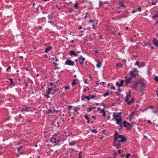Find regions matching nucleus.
Here are the masks:
<instances>
[{
	"instance_id": "51",
	"label": "nucleus",
	"mask_w": 158,
	"mask_h": 158,
	"mask_svg": "<svg viewBox=\"0 0 158 158\" xmlns=\"http://www.w3.org/2000/svg\"><path fill=\"white\" fill-rule=\"evenodd\" d=\"M149 45L150 46V48L152 49H153L154 48V47L152 46L151 44H149Z\"/></svg>"
},
{
	"instance_id": "48",
	"label": "nucleus",
	"mask_w": 158,
	"mask_h": 158,
	"mask_svg": "<svg viewBox=\"0 0 158 158\" xmlns=\"http://www.w3.org/2000/svg\"><path fill=\"white\" fill-rule=\"evenodd\" d=\"M48 23H51V24H52L53 25H54V22H51V21H48Z\"/></svg>"
},
{
	"instance_id": "56",
	"label": "nucleus",
	"mask_w": 158,
	"mask_h": 158,
	"mask_svg": "<svg viewBox=\"0 0 158 158\" xmlns=\"http://www.w3.org/2000/svg\"><path fill=\"white\" fill-rule=\"evenodd\" d=\"M105 84V82H101L100 83V85H104Z\"/></svg>"
},
{
	"instance_id": "15",
	"label": "nucleus",
	"mask_w": 158,
	"mask_h": 158,
	"mask_svg": "<svg viewBox=\"0 0 158 158\" xmlns=\"http://www.w3.org/2000/svg\"><path fill=\"white\" fill-rule=\"evenodd\" d=\"M30 108V107H26L23 108L22 110H21V112L23 113V111H28V109Z\"/></svg>"
},
{
	"instance_id": "33",
	"label": "nucleus",
	"mask_w": 158,
	"mask_h": 158,
	"mask_svg": "<svg viewBox=\"0 0 158 158\" xmlns=\"http://www.w3.org/2000/svg\"><path fill=\"white\" fill-rule=\"evenodd\" d=\"M86 97V96L85 95H83L81 96V99L82 100H84L85 99Z\"/></svg>"
},
{
	"instance_id": "22",
	"label": "nucleus",
	"mask_w": 158,
	"mask_h": 158,
	"mask_svg": "<svg viewBox=\"0 0 158 158\" xmlns=\"http://www.w3.org/2000/svg\"><path fill=\"white\" fill-rule=\"evenodd\" d=\"M53 13L52 12L51 14L49 15L48 16V17L49 19H50L51 18L53 17L54 16L53 15Z\"/></svg>"
},
{
	"instance_id": "35",
	"label": "nucleus",
	"mask_w": 158,
	"mask_h": 158,
	"mask_svg": "<svg viewBox=\"0 0 158 158\" xmlns=\"http://www.w3.org/2000/svg\"><path fill=\"white\" fill-rule=\"evenodd\" d=\"M89 97L90 98V99L91 98H94L95 97V96L94 95H90L89 94Z\"/></svg>"
},
{
	"instance_id": "45",
	"label": "nucleus",
	"mask_w": 158,
	"mask_h": 158,
	"mask_svg": "<svg viewBox=\"0 0 158 158\" xmlns=\"http://www.w3.org/2000/svg\"><path fill=\"white\" fill-rule=\"evenodd\" d=\"M49 94H46L45 95V97H46L48 98H50V96H49Z\"/></svg>"
},
{
	"instance_id": "13",
	"label": "nucleus",
	"mask_w": 158,
	"mask_h": 158,
	"mask_svg": "<svg viewBox=\"0 0 158 158\" xmlns=\"http://www.w3.org/2000/svg\"><path fill=\"white\" fill-rule=\"evenodd\" d=\"M52 47L51 46H50L48 47L45 48V53H47L50 50L52 49Z\"/></svg>"
},
{
	"instance_id": "41",
	"label": "nucleus",
	"mask_w": 158,
	"mask_h": 158,
	"mask_svg": "<svg viewBox=\"0 0 158 158\" xmlns=\"http://www.w3.org/2000/svg\"><path fill=\"white\" fill-rule=\"evenodd\" d=\"M72 107V106H71L69 105L67 106V109L68 110H70L71 109Z\"/></svg>"
},
{
	"instance_id": "4",
	"label": "nucleus",
	"mask_w": 158,
	"mask_h": 158,
	"mask_svg": "<svg viewBox=\"0 0 158 158\" xmlns=\"http://www.w3.org/2000/svg\"><path fill=\"white\" fill-rule=\"evenodd\" d=\"M129 75L131 78H135L136 76H139L138 71L136 68H133V70L131 71L129 73Z\"/></svg>"
},
{
	"instance_id": "42",
	"label": "nucleus",
	"mask_w": 158,
	"mask_h": 158,
	"mask_svg": "<svg viewBox=\"0 0 158 158\" xmlns=\"http://www.w3.org/2000/svg\"><path fill=\"white\" fill-rule=\"evenodd\" d=\"M139 62L137 61H136L135 62V65H136L138 66L139 67Z\"/></svg>"
},
{
	"instance_id": "58",
	"label": "nucleus",
	"mask_w": 158,
	"mask_h": 158,
	"mask_svg": "<svg viewBox=\"0 0 158 158\" xmlns=\"http://www.w3.org/2000/svg\"><path fill=\"white\" fill-rule=\"evenodd\" d=\"M136 12V11L135 10H133L132 11H131V12L132 13H134L135 12Z\"/></svg>"
},
{
	"instance_id": "27",
	"label": "nucleus",
	"mask_w": 158,
	"mask_h": 158,
	"mask_svg": "<svg viewBox=\"0 0 158 158\" xmlns=\"http://www.w3.org/2000/svg\"><path fill=\"white\" fill-rule=\"evenodd\" d=\"M9 80H10V85H12L14 83V82L13 81V79L12 78H9Z\"/></svg>"
},
{
	"instance_id": "44",
	"label": "nucleus",
	"mask_w": 158,
	"mask_h": 158,
	"mask_svg": "<svg viewBox=\"0 0 158 158\" xmlns=\"http://www.w3.org/2000/svg\"><path fill=\"white\" fill-rule=\"evenodd\" d=\"M137 10L138 11H142V8H141V7L140 6L138 8Z\"/></svg>"
},
{
	"instance_id": "32",
	"label": "nucleus",
	"mask_w": 158,
	"mask_h": 158,
	"mask_svg": "<svg viewBox=\"0 0 158 158\" xmlns=\"http://www.w3.org/2000/svg\"><path fill=\"white\" fill-rule=\"evenodd\" d=\"M19 117L21 119H22V122H23V116L21 114H19Z\"/></svg>"
},
{
	"instance_id": "10",
	"label": "nucleus",
	"mask_w": 158,
	"mask_h": 158,
	"mask_svg": "<svg viewBox=\"0 0 158 158\" xmlns=\"http://www.w3.org/2000/svg\"><path fill=\"white\" fill-rule=\"evenodd\" d=\"M81 65H83V62L85 60V58L83 57L82 56H81L79 57L77 59Z\"/></svg>"
},
{
	"instance_id": "3",
	"label": "nucleus",
	"mask_w": 158,
	"mask_h": 158,
	"mask_svg": "<svg viewBox=\"0 0 158 158\" xmlns=\"http://www.w3.org/2000/svg\"><path fill=\"white\" fill-rule=\"evenodd\" d=\"M121 114V112L118 113V114L115 112L113 113L112 115L114 118L116 120V123H118L120 121H122Z\"/></svg>"
},
{
	"instance_id": "8",
	"label": "nucleus",
	"mask_w": 158,
	"mask_h": 158,
	"mask_svg": "<svg viewBox=\"0 0 158 158\" xmlns=\"http://www.w3.org/2000/svg\"><path fill=\"white\" fill-rule=\"evenodd\" d=\"M139 84L138 82H136L134 83L133 84L131 85L130 86V87L132 88L133 89L135 90H137L138 85Z\"/></svg>"
},
{
	"instance_id": "9",
	"label": "nucleus",
	"mask_w": 158,
	"mask_h": 158,
	"mask_svg": "<svg viewBox=\"0 0 158 158\" xmlns=\"http://www.w3.org/2000/svg\"><path fill=\"white\" fill-rule=\"evenodd\" d=\"M65 64L69 66H73L74 65V63L71 60H67L65 63Z\"/></svg>"
},
{
	"instance_id": "38",
	"label": "nucleus",
	"mask_w": 158,
	"mask_h": 158,
	"mask_svg": "<svg viewBox=\"0 0 158 158\" xmlns=\"http://www.w3.org/2000/svg\"><path fill=\"white\" fill-rule=\"evenodd\" d=\"M59 90V89L57 88L56 89H55V90H53V93H52V94H54L57 91Z\"/></svg>"
},
{
	"instance_id": "2",
	"label": "nucleus",
	"mask_w": 158,
	"mask_h": 158,
	"mask_svg": "<svg viewBox=\"0 0 158 158\" xmlns=\"http://www.w3.org/2000/svg\"><path fill=\"white\" fill-rule=\"evenodd\" d=\"M131 93V91L130 90L129 91V93L127 94L125 100V102L129 105L134 103L135 102L134 98H132Z\"/></svg>"
},
{
	"instance_id": "49",
	"label": "nucleus",
	"mask_w": 158,
	"mask_h": 158,
	"mask_svg": "<svg viewBox=\"0 0 158 158\" xmlns=\"http://www.w3.org/2000/svg\"><path fill=\"white\" fill-rule=\"evenodd\" d=\"M148 109V108H145V109H143V110H141V111L142 112H144L146 110H147Z\"/></svg>"
},
{
	"instance_id": "11",
	"label": "nucleus",
	"mask_w": 158,
	"mask_h": 158,
	"mask_svg": "<svg viewBox=\"0 0 158 158\" xmlns=\"http://www.w3.org/2000/svg\"><path fill=\"white\" fill-rule=\"evenodd\" d=\"M124 82V80L122 79L121 80L120 83H119L118 82H116V85L118 87L121 86L123 85Z\"/></svg>"
},
{
	"instance_id": "1",
	"label": "nucleus",
	"mask_w": 158,
	"mask_h": 158,
	"mask_svg": "<svg viewBox=\"0 0 158 158\" xmlns=\"http://www.w3.org/2000/svg\"><path fill=\"white\" fill-rule=\"evenodd\" d=\"M114 146L117 148H118L121 147L122 143L127 141V138L123 135H119L118 132L116 131L114 134Z\"/></svg>"
},
{
	"instance_id": "50",
	"label": "nucleus",
	"mask_w": 158,
	"mask_h": 158,
	"mask_svg": "<svg viewBox=\"0 0 158 158\" xmlns=\"http://www.w3.org/2000/svg\"><path fill=\"white\" fill-rule=\"evenodd\" d=\"M50 91L48 90L47 91V94H50L51 93H50Z\"/></svg>"
},
{
	"instance_id": "53",
	"label": "nucleus",
	"mask_w": 158,
	"mask_h": 158,
	"mask_svg": "<svg viewBox=\"0 0 158 158\" xmlns=\"http://www.w3.org/2000/svg\"><path fill=\"white\" fill-rule=\"evenodd\" d=\"M86 99H87V100H88V101H89V100H90V98H89V97H88V96H86Z\"/></svg>"
},
{
	"instance_id": "46",
	"label": "nucleus",
	"mask_w": 158,
	"mask_h": 158,
	"mask_svg": "<svg viewBox=\"0 0 158 158\" xmlns=\"http://www.w3.org/2000/svg\"><path fill=\"white\" fill-rule=\"evenodd\" d=\"M84 118L87 120H89V119L88 116L87 115H85L84 116Z\"/></svg>"
},
{
	"instance_id": "47",
	"label": "nucleus",
	"mask_w": 158,
	"mask_h": 158,
	"mask_svg": "<svg viewBox=\"0 0 158 158\" xmlns=\"http://www.w3.org/2000/svg\"><path fill=\"white\" fill-rule=\"evenodd\" d=\"M92 133H94V132L95 133H97V131H96V130L95 129H93L92 131Z\"/></svg>"
},
{
	"instance_id": "16",
	"label": "nucleus",
	"mask_w": 158,
	"mask_h": 158,
	"mask_svg": "<svg viewBox=\"0 0 158 158\" xmlns=\"http://www.w3.org/2000/svg\"><path fill=\"white\" fill-rule=\"evenodd\" d=\"M135 114V112H131V114L129 116V118L130 119H132V118H133L134 117V115Z\"/></svg>"
},
{
	"instance_id": "24",
	"label": "nucleus",
	"mask_w": 158,
	"mask_h": 158,
	"mask_svg": "<svg viewBox=\"0 0 158 158\" xmlns=\"http://www.w3.org/2000/svg\"><path fill=\"white\" fill-rule=\"evenodd\" d=\"M145 65V63L144 62H142L140 64V66H139V68H141L142 67H143Z\"/></svg>"
},
{
	"instance_id": "7",
	"label": "nucleus",
	"mask_w": 158,
	"mask_h": 158,
	"mask_svg": "<svg viewBox=\"0 0 158 158\" xmlns=\"http://www.w3.org/2000/svg\"><path fill=\"white\" fill-rule=\"evenodd\" d=\"M50 141L52 143H56L57 142H59L60 139H57L54 136L52 137L50 139Z\"/></svg>"
},
{
	"instance_id": "62",
	"label": "nucleus",
	"mask_w": 158,
	"mask_h": 158,
	"mask_svg": "<svg viewBox=\"0 0 158 158\" xmlns=\"http://www.w3.org/2000/svg\"><path fill=\"white\" fill-rule=\"evenodd\" d=\"M53 111H55V112H56V113H58V112H59V110H55V109H54L53 110Z\"/></svg>"
},
{
	"instance_id": "40",
	"label": "nucleus",
	"mask_w": 158,
	"mask_h": 158,
	"mask_svg": "<svg viewBox=\"0 0 158 158\" xmlns=\"http://www.w3.org/2000/svg\"><path fill=\"white\" fill-rule=\"evenodd\" d=\"M80 109V108L79 107H75V109H74V111L75 112H77V110H79Z\"/></svg>"
},
{
	"instance_id": "28",
	"label": "nucleus",
	"mask_w": 158,
	"mask_h": 158,
	"mask_svg": "<svg viewBox=\"0 0 158 158\" xmlns=\"http://www.w3.org/2000/svg\"><path fill=\"white\" fill-rule=\"evenodd\" d=\"M69 88H70V86L69 85L66 86H64V89L66 90L69 89Z\"/></svg>"
},
{
	"instance_id": "36",
	"label": "nucleus",
	"mask_w": 158,
	"mask_h": 158,
	"mask_svg": "<svg viewBox=\"0 0 158 158\" xmlns=\"http://www.w3.org/2000/svg\"><path fill=\"white\" fill-rule=\"evenodd\" d=\"M82 152L80 151L79 153V157L78 158H81V153H82Z\"/></svg>"
},
{
	"instance_id": "34",
	"label": "nucleus",
	"mask_w": 158,
	"mask_h": 158,
	"mask_svg": "<svg viewBox=\"0 0 158 158\" xmlns=\"http://www.w3.org/2000/svg\"><path fill=\"white\" fill-rule=\"evenodd\" d=\"M11 68V66H9L6 69V71L7 72H9V71H10V70Z\"/></svg>"
},
{
	"instance_id": "52",
	"label": "nucleus",
	"mask_w": 158,
	"mask_h": 158,
	"mask_svg": "<svg viewBox=\"0 0 158 158\" xmlns=\"http://www.w3.org/2000/svg\"><path fill=\"white\" fill-rule=\"evenodd\" d=\"M53 64H54L56 66H57L58 65V64L55 63V62H53Z\"/></svg>"
},
{
	"instance_id": "43",
	"label": "nucleus",
	"mask_w": 158,
	"mask_h": 158,
	"mask_svg": "<svg viewBox=\"0 0 158 158\" xmlns=\"http://www.w3.org/2000/svg\"><path fill=\"white\" fill-rule=\"evenodd\" d=\"M131 155V154L130 153H127L126 156V158H128Z\"/></svg>"
},
{
	"instance_id": "59",
	"label": "nucleus",
	"mask_w": 158,
	"mask_h": 158,
	"mask_svg": "<svg viewBox=\"0 0 158 158\" xmlns=\"http://www.w3.org/2000/svg\"><path fill=\"white\" fill-rule=\"evenodd\" d=\"M121 150L120 149H119L118 150V152L119 154H120L121 153Z\"/></svg>"
},
{
	"instance_id": "29",
	"label": "nucleus",
	"mask_w": 158,
	"mask_h": 158,
	"mask_svg": "<svg viewBox=\"0 0 158 158\" xmlns=\"http://www.w3.org/2000/svg\"><path fill=\"white\" fill-rule=\"evenodd\" d=\"M122 121H120V122H119V123H117V124H118L119 125L121 128H122L123 127V125L121 123Z\"/></svg>"
},
{
	"instance_id": "55",
	"label": "nucleus",
	"mask_w": 158,
	"mask_h": 158,
	"mask_svg": "<svg viewBox=\"0 0 158 158\" xmlns=\"http://www.w3.org/2000/svg\"><path fill=\"white\" fill-rule=\"evenodd\" d=\"M22 146H21V147H20L17 148V149H18V151H19L21 149V148H22Z\"/></svg>"
},
{
	"instance_id": "39",
	"label": "nucleus",
	"mask_w": 158,
	"mask_h": 158,
	"mask_svg": "<svg viewBox=\"0 0 158 158\" xmlns=\"http://www.w3.org/2000/svg\"><path fill=\"white\" fill-rule=\"evenodd\" d=\"M76 80L75 79V80H74L72 82V85H76V83L75 82V81H76Z\"/></svg>"
},
{
	"instance_id": "14",
	"label": "nucleus",
	"mask_w": 158,
	"mask_h": 158,
	"mask_svg": "<svg viewBox=\"0 0 158 158\" xmlns=\"http://www.w3.org/2000/svg\"><path fill=\"white\" fill-rule=\"evenodd\" d=\"M76 142L75 140H73V141H70L69 143V144L70 146H72L75 145L76 144Z\"/></svg>"
},
{
	"instance_id": "23",
	"label": "nucleus",
	"mask_w": 158,
	"mask_h": 158,
	"mask_svg": "<svg viewBox=\"0 0 158 158\" xmlns=\"http://www.w3.org/2000/svg\"><path fill=\"white\" fill-rule=\"evenodd\" d=\"M101 112L103 114V116L105 117L106 115V114L104 109H102L101 110Z\"/></svg>"
},
{
	"instance_id": "54",
	"label": "nucleus",
	"mask_w": 158,
	"mask_h": 158,
	"mask_svg": "<svg viewBox=\"0 0 158 158\" xmlns=\"http://www.w3.org/2000/svg\"><path fill=\"white\" fill-rule=\"evenodd\" d=\"M153 108H154V107L152 106H150L148 108V109H153Z\"/></svg>"
},
{
	"instance_id": "26",
	"label": "nucleus",
	"mask_w": 158,
	"mask_h": 158,
	"mask_svg": "<svg viewBox=\"0 0 158 158\" xmlns=\"http://www.w3.org/2000/svg\"><path fill=\"white\" fill-rule=\"evenodd\" d=\"M103 4V2L101 1H99V7H101Z\"/></svg>"
},
{
	"instance_id": "20",
	"label": "nucleus",
	"mask_w": 158,
	"mask_h": 158,
	"mask_svg": "<svg viewBox=\"0 0 158 158\" xmlns=\"http://www.w3.org/2000/svg\"><path fill=\"white\" fill-rule=\"evenodd\" d=\"M95 108V107H90L89 108H88L87 109V111L88 112H90L92 110H93V109H94Z\"/></svg>"
},
{
	"instance_id": "31",
	"label": "nucleus",
	"mask_w": 158,
	"mask_h": 158,
	"mask_svg": "<svg viewBox=\"0 0 158 158\" xmlns=\"http://www.w3.org/2000/svg\"><path fill=\"white\" fill-rule=\"evenodd\" d=\"M109 92H107L106 93H104L103 94V96L104 97H106L108 95H109Z\"/></svg>"
},
{
	"instance_id": "19",
	"label": "nucleus",
	"mask_w": 158,
	"mask_h": 158,
	"mask_svg": "<svg viewBox=\"0 0 158 158\" xmlns=\"http://www.w3.org/2000/svg\"><path fill=\"white\" fill-rule=\"evenodd\" d=\"M123 64L120 63H117L116 64V66L118 67H121L123 66Z\"/></svg>"
},
{
	"instance_id": "60",
	"label": "nucleus",
	"mask_w": 158,
	"mask_h": 158,
	"mask_svg": "<svg viewBox=\"0 0 158 158\" xmlns=\"http://www.w3.org/2000/svg\"><path fill=\"white\" fill-rule=\"evenodd\" d=\"M156 2H152V5H156Z\"/></svg>"
},
{
	"instance_id": "37",
	"label": "nucleus",
	"mask_w": 158,
	"mask_h": 158,
	"mask_svg": "<svg viewBox=\"0 0 158 158\" xmlns=\"http://www.w3.org/2000/svg\"><path fill=\"white\" fill-rule=\"evenodd\" d=\"M154 80L155 81H157V82H158V76H156L154 79Z\"/></svg>"
},
{
	"instance_id": "61",
	"label": "nucleus",
	"mask_w": 158,
	"mask_h": 158,
	"mask_svg": "<svg viewBox=\"0 0 158 158\" xmlns=\"http://www.w3.org/2000/svg\"><path fill=\"white\" fill-rule=\"evenodd\" d=\"M87 79H86L84 81V83L85 84H87L88 83V82H87Z\"/></svg>"
},
{
	"instance_id": "64",
	"label": "nucleus",
	"mask_w": 158,
	"mask_h": 158,
	"mask_svg": "<svg viewBox=\"0 0 158 158\" xmlns=\"http://www.w3.org/2000/svg\"><path fill=\"white\" fill-rule=\"evenodd\" d=\"M110 88L113 89H115V87L114 86H112L110 87Z\"/></svg>"
},
{
	"instance_id": "25",
	"label": "nucleus",
	"mask_w": 158,
	"mask_h": 158,
	"mask_svg": "<svg viewBox=\"0 0 158 158\" xmlns=\"http://www.w3.org/2000/svg\"><path fill=\"white\" fill-rule=\"evenodd\" d=\"M73 8L77 9L78 7V4L77 3H76L73 6Z\"/></svg>"
},
{
	"instance_id": "12",
	"label": "nucleus",
	"mask_w": 158,
	"mask_h": 158,
	"mask_svg": "<svg viewBox=\"0 0 158 158\" xmlns=\"http://www.w3.org/2000/svg\"><path fill=\"white\" fill-rule=\"evenodd\" d=\"M69 54L71 56H77V54H76L75 51L73 50H70Z\"/></svg>"
},
{
	"instance_id": "30",
	"label": "nucleus",
	"mask_w": 158,
	"mask_h": 158,
	"mask_svg": "<svg viewBox=\"0 0 158 158\" xmlns=\"http://www.w3.org/2000/svg\"><path fill=\"white\" fill-rule=\"evenodd\" d=\"M52 113V110L51 109L48 110V111L47 112V114H49Z\"/></svg>"
},
{
	"instance_id": "18",
	"label": "nucleus",
	"mask_w": 158,
	"mask_h": 158,
	"mask_svg": "<svg viewBox=\"0 0 158 158\" xmlns=\"http://www.w3.org/2000/svg\"><path fill=\"white\" fill-rule=\"evenodd\" d=\"M139 83L142 86H143L145 85V83L143 81H140Z\"/></svg>"
},
{
	"instance_id": "5",
	"label": "nucleus",
	"mask_w": 158,
	"mask_h": 158,
	"mask_svg": "<svg viewBox=\"0 0 158 158\" xmlns=\"http://www.w3.org/2000/svg\"><path fill=\"white\" fill-rule=\"evenodd\" d=\"M124 78L125 80L124 81H125L126 85H127L130 84L132 80V78L131 77H128L127 76H125Z\"/></svg>"
},
{
	"instance_id": "6",
	"label": "nucleus",
	"mask_w": 158,
	"mask_h": 158,
	"mask_svg": "<svg viewBox=\"0 0 158 158\" xmlns=\"http://www.w3.org/2000/svg\"><path fill=\"white\" fill-rule=\"evenodd\" d=\"M123 126L124 127H127L128 129L132 127V125L130 123L127 122L126 121H124L123 122Z\"/></svg>"
},
{
	"instance_id": "57",
	"label": "nucleus",
	"mask_w": 158,
	"mask_h": 158,
	"mask_svg": "<svg viewBox=\"0 0 158 158\" xmlns=\"http://www.w3.org/2000/svg\"><path fill=\"white\" fill-rule=\"evenodd\" d=\"M48 90L51 91L52 90V88H48Z\"/></svg>"
},
{
	"instance_id": "21",
	"label": "nucleus",
	"mask_w": 158,
	"mask_h": 158,
	"mask_svg": "<svg viewBox=\"0 0 158 158\" xmlns=\"http://www.w3.org/2000/svg\"><path fill=\"white\" fill-rule=\"evenodd\" d=\"M158 17V11L156 12V13L154 16H152V17L155 19Z\"/></svg>"
},
{
	"instance_id": "63",
	"label": "nucleus",
	"mask_w": 158,
	"mask_h": 158,
	"mask_svg": "<svg viewBox=\"0 0 158 158\" xmlns=\"http://www.w3.org/2000/svg\"><path fill=\"white\" fill-rule=\"evenodd\" d=\"M108 3V2L107 1H105L103 2V4H107Z\"/></svg>"
},
{
	"instance_id": "17",
	"label": "nucleus",
	"mask_w": 158,
	"mask_h": 158,
	"mask_svg": "<svg viewBox=\"0 0 158 158\" xmlns=\"http://www.w3.org/2000/svg\"><path fill=\"white\" fill-rule=\"evenodd\" d=\"M97 63L96 64V66L98 68H100L102 65V63L99 61H97Z\"/></svg>"
}]
</instances>
